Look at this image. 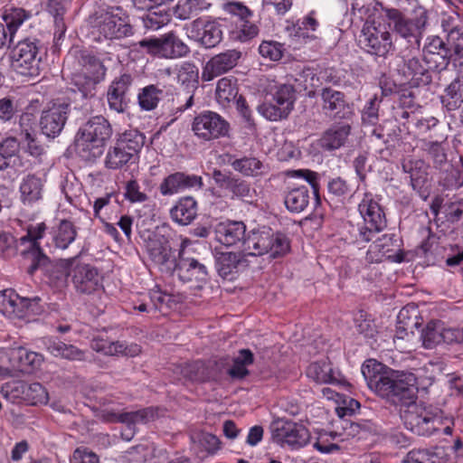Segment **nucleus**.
<instances>
[{"instance_id": "36", "label": "nucleus", "mask_w": 463, "mask_h": 463, "mask_svg": "<svg viewBox=\"0 0 463 463\" xmlns=\"http://www.w3.org/2000/svg\"><path fill=\"white\" fill-rule=\"evenodd\" d=\"M131 153L128 152L117 143L111 146L105 157V166L110 170L121 169L128 164H133L137 161Z\"/></svg>"}, {"instance_id": "11", "label": "nucleus", "mask_w": 463, "mask_h": 463, "mask_svg": "<svg viewBox=\"0 0 463 463\" xmlns=\"http://www.w3.org/2000/svg\"><path fill=\"white\" fill-rule=\"evenodd\" d=\"M192 130L198 138L211 141L229 136L230 124L217 112L205 110L194 117Z\"/></svg>"}, {"instance_id": "48", "label": "nucleus", "mask_w": 463, "mask_h": 463, "mask_svg": "<svg viewBox=\"0 0 463 463\" xmlns=\"http://www.w3.org/2000/svg\"><path fill=\"white\" fill-rule=\"evenodd\" d=\"M24 402L30 405H45L49 401V393L40 383H25Z\"/></svg>"}, {"instance_id": "61", "label": "nucleus", "mask_w": 463, "mask_h": 463, "mask_svg": "<svg viewBox=\"0 0 463 463\" xmlns=\"http://www.w3.org/2000/svg\"><path fill=\"white\" fill-rule=\"evenodd\" d=\"M327 190L329 194L344 200L351 194V186L342 177H335L331 179L327 184Z\"/></svg>"}, {"instance_id": "26", "label": "nucleus", "mask_w": 463, "mask_h": 463, "mask_svg": "<svg viewBox=\"0 0 463 463\" xmlns=\"http://www.w3.org/2000/svg\"><path fill=\"white\" fill-rule=\"evenodd\" d=\"M131 82L129 75L124 74L114 80L109 88L107 99L111 110L122 113L128 107L126 93Z\"/></svg>"}, {"instance_id": "25", "label": "nucleus", "mask_w": 463, "mask_h": 463, "mask_svg": "<svg viewBox=\"0 0 463 463\" xmlns=\"http://www.w3.org/2000/svg\"><path fill=\"white\" fill-rule=\"evenodd\" d=\"M246 226L242 222L226 221L218 223L215 227L216 240L227 247L236 245L243 241Z\"/></svg>"}, {"instance_id": "12", "label": "nucleus", "mask_w": 463, "mask_h": 463, "mask_svg": "<svg viewBox=\"0 0 463 463\" xmlns=\"http://www.w3.org/2000/svg\"><path fill=\"white\" fill-rule=\"evenodd\" d=\"M271 434L274 442L292 449L304 447L307 444L310 434L308 430L300 423L279 419L271 424Z\"/></svg>"}, {"instance_id": "1", "label": "nucleus", "mask_w": 463, "mask_h": 463, "mask_svg": "<svg viewBox=\"0 0 463 463\" xmlns=\"http://www.w3.org/2000/svg\"><path fill=\"white\" fill-rule=\"evenodd\" d=\"M361 371L368 387L395 406L417 398V381L412 373L395 371L374 359L366 360Z\"/></svg>"}, {"instance_id": "44", "label": "nucleus", "mask_w": 463, "mask_h": 463, "mask_svg": "<svg viewBox=\"0 0 463 463\" xmlns=\"http://www.w3.org/2000/svg\"><path fill=\"white\" fill-rule=\"evenodd\" d=\"M235 171L245 176H257L266 172V166L261 161L255 157H243L236 159L232 163Z\"/></svg>"}, {"instance_id": "8", "label": "nucleus", "mask_w": 463, "mask_h": 463, "mask_svg": "<svg viewBox=\"0 0 463 463\" xmlns=\"http://www.w3.org/2000/svg\"><path fill=\"white\" fill-rule=\"evenodd\" d=\"M137 45L146 53L163 59H179L190 52L188 45L173 32L143 39Z\"/></svg>"}, {"instance_id": "24", "label": "nucleus", "mask_w": 463, "mask_h": 463, "mask_svg": "<svg viewBox=\"0 0 463 463\" xmlns=\"http://www.w3.org/2000/svg\"><path fill=\"white\" fill-rule=\"evenodd\" d=\"M322 108L326 114L332 117L345 118L352 114L350 106L345 100V95L331 88H326L322 90Z\"/></svg>"}, {"instance_id": "21", "label": "nucleus", "mask_w": 463, "mask_h": 463, "mask_svg": "<svg viewBox=\"0 0 463 463\" xmlns=\"http://www.w3.org/2000/svg\"><path fill=\"white\" fill-rule=\"evenodd\" d=\"M241 52L236 50H228L211 58L203 66L202 79L210 81L214 78L226 73L236 66Z\"/></svg>"}, {"instance_id": "18", "label": "nucleus", "mask_w": 463, "mask_h": 463, "mask_svg": "<svg viewBox=\"0 0 463 463\" xmlns=\"http://www.w3.org/2000/svg\"><path fill=\"white\" fill-rule=\"evenodd\" d=\"M72 283L82 294H99L103 290L101 277L96 268L75 260L72 269Z\"/></svg>"}, {"instance_id": "59", "label": "nucleus", "mask_w": 463, "mask_h": 463, "mask_svg": "<svg viewBox=\"0 0 463 463\" xmlns=\"http://www.w3.org/2000/svg\"><path fill=\"white\" fill-rule=\"evenodd\" d=\"M260 54L270 61H279L283 55V46L278 42L264 41L259 47Z\"/></svg>"}, {"instance_id": "41", "label": "nucleus", "mask_w": 463, "mask_h": 463, "mask_svg": "<svg viewBox=\"0 0 463 463\" xmlns=\"http://www.w3.org/2000/svg\"><path fill=\"white\" fill-rule=\"evenodd\" d=\"M30 13L23 8H7L2 14L5 27L7 28L9 41H13L14 35L18 28L30 18Z\"/></svg>"}, {"instance_id": "43", "label": "nucleus", "mask_w": 463, "mask_h": 463, "mask_svg": "<svg viewBox=\"0 0 463 463\" xmlns=\"http://www.w3.org/2000/svg\"><path fill=\"white\" fill-rule=\"evenodd\" d=\"M80 57L83 73L88 75L89 80L93 83L102 80L106 75V68L103 63L99 59L89 54L82 53Z\"/></svg>"}, {"instance_id": "2", "label": "nucleus", "mask_w": 463, "mask_h": 463, "mask_svg": "<svg viewBox=\"0 0 463 463\" xmlns=\"http://www.w3.org/2000/svg\"><path fill=\"white\" fill-rule=\"evenodd\" d=\"M151 260L162 272L174 274L183 282L193 280L199 284L208 279V271L204 264L193 258L180 256L176 260L168 241L163 236L155 235L146 245Z\"/></svg>"}, {"instance_id": "6", "label": "nucleus", "mask_w": 463, "mask_h": 463, "mask_svg": "<svg viewBox=\"0 0 463 463\" xmlns=\"http://www.w3.org/2000/svg\"><path fill=\"white\" fill-rule=\"evenodd\" d=\"M243 252L250 256L269 254L271 258L283 256L289 250L287 237L273 233L270 229L262 228L251 231L242 241Z\"/></svg>"}, {"instance_id": "28", "label": "nucleus", "mask_w": 463, "mask_h": 463, "mask_svg": "<svg viewBox=\"0 0 463 463\" xmlns=\"http://www.w3.org/2000/svg\"><path fill=\"white\" fill-rule=\"evenodd\" d=\"M43 180L35 175H27L21 180L19 192L24 204L31 205L42 199Z\"/></svg>"}, {"instance_id": "42", "label": "nucleus", "mask_w": 463, "mask_h": 463, "mask_svg": "<svg viewBox=\"0 0 463 463\" xmlns=\"http://www.w3.org/2000/svg\"><path fill=\"white\" fill-rule=\"evenodd\" d=\"M47 349L55 357L69 360H83L84 354L72 345H67L60 340H49Z\"/></svg>"}, {"instance_id": "7", "label": "nucleus", "mask_w": 463, "mask_h": 463, "mask_svg": "<svg viewBox=\"0 0 463 463\" xmlns=\"http://www.w3.org/2000/svg\"><path fill=\"white\" fill-rule=\"evenodd\" d=\"M268 93L272 97V102L258 106V112L269 121L287 118L296 101L294 87L288 83H274L269 86Z\"/></svg>"}, {"instance_id": "16", "label": "nucleus", "mask_w": 463, "mask_h": 463, "mask_svg": "<svg viewBox=\"0 0 463 463\" xmlns=\"http://www.w3.org/2000/svg\"><path fill=\"white\" fill-rule=\"evenodd\" d=\"M157 416L156 410L146 408L137 411L122 412L118 410L106 408L101 411L100 418L107 422H122L127 425L129 433L125 434L128 439L133 436L135 428L138 424H146L153 421Z\"/></svg>"}, {"instance_id": "35", "label": "nucleus", "mask_w": 463, "mask_h": 463, "mask_svg": "<svg viewBox=\"0 0 463 463\" xmlns=\"http://www.w3.org/2000/svg\"><path fill=\"white\" fill-rule=\"evenodd\" d=\"M309 191L307 186L301 185L290 189L285 195L284 203L291 213L303 212L309 203Z\"/></svg>"}, {"instance_id": "52", "label": "nucleus", "mask_w": 463, "mask_h": 463, "mask_svg": "<svg viewBox=\"0 0 463 463\" xmlns=\"http://www.w3.org/2000/svg\"><path fill=\"white\" fill-rule=\"evenodd\" d=\"M25 383L23 381H13L3 384L0 392L3 397L12 402L19 403L24 402Z\"/></svg>"}, {"instance_id": "51", "label": "nucleus", "mask_w": 463, "mask_h": 463, "mask_svg": "<svg viewBox=\"0 0 463 463\" xmlns=\"http://www.w3.org/2000/svg\"><path fill=\"white\" fill-rule=\"evenodd\" d=\"M319 26V23L316 18V12L311 11L301 21L298 23L296 29V36L304 42L314 39V35L310 33L316 32Z\"/></svg>"}, {"instance_id": "15", "label": "nucleus", "mask_w": 463, "mask_h": 463, "mask_svg": "<svg viewBox=\"0 0 463 463\" xmlns=\"http://www.w3.org/2000/svg\"><path fill=\"white\" fill-rule=\"evenodd\" d=\"M70 104L61 100L49 103L42 112L40 127L43 135L48 137L58 136L68 118Z\"/></svg>"}, {"instance_id": "3", "label": "nucleus", "mask_w": 463, "mask_h": 463, "mask_svg": "<svg viewBox=\"0 0 463 463\" xmlns=\"http://www.w3.org/2000/svg\"><path fill=\"white\" fill-rule=\"evenodd\" d=\"M358 211L364 223L354 228L351 234L354 241L359 244L369 242L382 232L386 227V218L376 196L371 192L365 191L363 194Z\"/></svg>"}, {"instance_id": "30", "label": "nucleus", "mask_w": 463, "mask_h": 463, "mask_svg": "<svg viewBox=\"0 0 463 463\" xmlns=\"http://www.w3.org/2000/svg\"><path fill=\"white\" fill-rule=\"evenodd\" d=\"M351 128L347 124H339L327 129L319 139V146L326 150H335L343 146L348 136Z\"/></svg>"}, {"instance_id": "62", "label": "nucleus", "mask_w": 463, "mask_h": 463, "mask_svg": "<svg viewBox=\"0 0 463 463\" xmlns=\"http://www.w3.org/2000/svg\"><path fill=\"white\" fill-rule=\"evenodd\" d=\"M24 143L26 151L33 157L39 158L44 154V147L36 140L35 134L28 128L23 130Z\"/></svg>"}, {"instance_id": "33", "label": "nucleus", "mask_w": 463, "mask_h": 463, "mask_svg": "<svg viewBox=\"0 0 463 463\" xmlns=\"http://www.w3.org/2000/svg\"><path fill=\"white\" fill-rule=\"evenodd\" d=\"M52 234L56 248L65 250L75 241L77 229L71 222L61 220L52 229Z\"/></svg>"}, {"instance_id": "10", "label": "nucleus", "mask_w": 463, "mask_h": 463, "mask_svg": "<svg viewBox=\"0 0 463 463\" xmlns=\"http://www.w3.org/2000/svg\"><path fill=\"white\" fill-rule=\"evenodd\" d=\"M39 51L38 43L35 41L19 42L12 51V68L21 75L31 77L38 75L41 61Z\"/></svg>"}, {"instance_id": "20", "label": "nucleus", "mask_w": 463, "mask_h": 463, "mask_svg": "<svg viewBox=\"0 0 463 463\" xmlns=\"http://www.w3.org/2000/svg\"><path fill=\"white\" fill-rule=\"evenodd\" d=\"M399 251V244L395 236L393 234H383L370 245L366 259L370 262L376 263L384 260L402 262V255Z\"/></svg>"}, {"instance_id": "5", "label": "nucleus", "mask_w": 463, "mask_h": 463, "mask_svg": "<svg viewBox=\"0 0 463 463\" xmlns=\"http://www.w3.org/2000/svg\"><path fill=\"white\" fill-rule=\"evenodd\" d=\"M358 45L365 52L386 58L395 51L391 33L380 17L367 19L358 37Z\"/></svg>"}, {"instance_id": "64", "label": "nucleus", "mask_w": 463, "mask_h": 463, "mask_svg": "<svg viewBox=\"0 0 463 463\" xmlns=\"http://www.w3.org/2000/svg\"><path fill=\"white\" fill-rule=\"evenodd\" d=\"M70 463H99V457L88 448H77L70 458Z\"/></svg>"}, {"instance_id": "37", "label": "nucleus", "mask_w": 463, "mask_h": 463, "mask_svg": "<svg viewBox=\"0 0 463 463\" xmlns=\"http://www.w3.org/2000/svg\"><path fill=\"white\" fill-rule=\"evenodd\" d=\"M217 102L225 107L236 99L238 96L237 80L232 77H223L217 82L215 90Z\"/></svg>"}, {"instance_id": "39", "label": "nucleus", "mask_w": 463, "mask_h": 463, "mask_svg": "<svg viewBox=\"0 0 463 463\" xmlns=\"http://www.w3.org/2000/svg\"><path fill=\"white\" fill-rule=\"evenodd\" d=\"M116 143L137 159L145 144V136L137 129H129L122 133Z\"/></svg>"}, {"instance_id": "45", "label": "nucleus", "mask_w": 463, "mask_h": 463, "mask_svg": "<svg viewBox=\"0 0 463 463\" xmlns=\"http://www.w3.org/2000/svg\"><path fill=\"white\" fill-rule=\"evenodd\" d=\"M91 348L99 353H102L106 355H116L119 354H130L132 355L139 353L140 349L137 345L133 347V351L126 352V347L122 343L110 342L106 339L96 338L91 342Z\"/></svg>"}, {"instance_id": "53", "label": "nucleus", "mask_w": 463, "mask_h": 463, "mask_svg": "<svg viewBox=\"0 0 463 463\" xmlns=\"http://www.w3.org/2000/svg\"><path fill=\"white\" fill-rule=\"evenodd\" d=\"M253 362V355L248 349L240 351L239 355L234 359L232 367L229 369V374L233 378H243L248 374L247 366Z\"/></svg>"}, {"instance_id": "56", "label": "nucleus", "mask_w": 463, "mask_h": 463, "mask_svg": "<svg viewBox=\"0 0 463 463\" xmlns=\"http://www.w3.org/2000/svg\"><path fill=\"white\" fill-rule=\"evenodd\" d=\"M192 439L194 443H197L202 450L206 451L209 454H214L220 449L221 442L219 439L208 432H198L192 436Z\"/></svg>"}, {"instance_id": "50", "label": "nucleus", "mask_w": 463, "mask_h": 463, "mask_svg": "<svg viewBox=\"0 0 463 463\" xmlns=\"http://www.w3.org/2000/svg\"><path fill=\"white\" fill-rule=\"evenodd\" d=\"M161 95L162 90L155 85H148L143 88L138 93L137 99L139 106L144 110H152L157 106Z\"/></svg>"}, {"instance_id": "29", "label": "nucleus", "mask_w": 463, "mask_h": 463, "mask_svg": "<svg viewBox=\"0 0 463 463\" xmlns=\"http://www.w3.org/2000/svg\"><path fill=\"white\" fill-rule=\"evenodd\" d=\"M170 215L174 222L180 225L191 223L197 215V203L191 196H185L178 200L170 210Z\"/></svg>"}, {"instance_id": "27", "label": "nucleus", "mask_w": 463, "mask_h": 463, "mask_svg": "<svg viewBox=\"0 0 463 463\" xmlns=\"http://www.w3.org/2000/svg\"><path fill=\"white\" fill-rule=\"evenodd\" d=\"M307 376L317 383H340L339 373L327 359L314 362L307 368Z\"/></svg>"}, {"instance_id": "4", "label": "nucleus", "mask_w": 463, "mask_h": 463, "mask_svg": "<svg viewBox=\"0 0 463 463\" xmlns=\"http://www.w3.org/2000/svg\"><path fill=\"white\" fill-rule=\"evenodd\" d=\"M411 399L400 406V415L406 429L420 436H430L441 425L439 411Z\"/></svg>"}, {"instance_id": "46", "label": "nucleus", "mask_w": 463, "mask_h": 463, "mask_svg": "<svg viewBox=\"0 0 463 463\" xmlns=\"http://www.w3.org/2000/svg\"><path fill=\"white\" fill-rule=\"evenodd\" d=\"M76 259L62 260L52 266L50 273V280L57 288L63 287L67 282L69 275L72 277V269Z\"/></svg>"}, {"instance_id": "34", "label": "nucleus", "mask_w": 463, "mask_h": 463, "mask_svg": "<svg viewBox=\"0 0 463 463\" xmlns=\"http://www.w3.org/2000/svg\"><path fill=\"white\" fill-rule=\"evenodd\" d=\"M231 11L241 17L238 34L240 41L246 42L258 34V27L254 24L245 20V18L251 14V12L248 7L241 4L236 3L231 5Z\"/></svg>"}, {"instance_id": "14", "label": "nucleus", "mask_w": 463, "mask_h": 463, "mask_svg": "<svg viewBox=\"0 0 463 463\" xmlns=\"http://www.w3.org/2000/svg\"><path fill=\"white\" fill-rule=\"evenodd\" d=\"M386 17L389 25L401 37L411 42H419L427 24V16L424 13L409 17L397 9H387Z\"/></svg>"}, {"instance_id": "55", "label": "nucleus", "mask_w": 463, "mask_h": 463, "mask_svg": "<svg viewBox=\"0 0 463 463\" xmlns=\"http://www.w3.org/2000/svg\"><path fill=\"white\" fill-rule=\"evenodd\" d=\"M442 103L449 110L458 109L463 103V98L460 93V84L458 80L452 81L445 90L442 96Z\"/></svg>"}, {"instance_id": "32", "label": "nucleus", "mask_w": 463, "mask_h": 463, "mask_svg": "<svg viewBox=\"0 0 463 463\" xmlns=\"http://www.w3.org/2000/svg\"><path fill=\"white\" fill-rule=\"evenodd\" d=\"M402 71L411 86L427 85L431 81L429 71L418 58L409 59L405 62Z\"/></svg>"}, {"instance_id": "47", "label": "nucleus", "mask_w": 463, "mask_h": 463, "mask_svg": "<svg viewBox=\"0 0 463 463\" xmlns=\"http://www.w3.org/2000/svg\"><path fill=\"white\" fill-rule=\"evenodd\" d=\"M142 20L146 29L156 31L170 22L171 14L168 9L160 6L148 11Z\"/></svg>"}, {"instance_id": "23", "label": "nucleus", "mask_w": 463, "mask_h": 463, "mask_svg": "<svg viewBox=\"0 0 463 463\" xmlns=\"http://www.w3.org/2000/svg\"><path fill=\"white\" fill-rule=\"evenodd\" d=\"M98 30L106 39H117L132 33V28L127 17L117 13L107 14L99 23Z\"/></svg>"}, {"instance_id": "54", "label": "nucleus", "mask_w": 463, "mask_h": 463, "mask_svg": "<svg viewBox=\"0 0 463 463\" xmlns=\"http://www.w3.org/2000/svg\"><path fill=\"white\" fill-rule=\"evenodd\" d=\"M424 52L428 54H436L439 56L447 64L451 57V48L447 46L442 39L439 36L428 37L424 47Z\"/></svg>"}, {"instance_id": "57", "label": "nucleus", "mask_w": 463, "mask_h": 463, "mask_svg": "<svg viewBox=\"0 0 463 463\" xmlns=\"http://www.w3.org/2000/svg\"><path fill=\"white\" fill-rule=\"evenodd\" d=\"M198 80V70L196 66L188 61L182 62L177 69V81L182 85H194Z\"/></svg>"}, {"instance_id": "9", "label": "nucleus", "mask_w": 463, "mask_h": 463, "mask_svg": "<svg viewBox=\"0 0 463 463\" xmlns=\"http://www.w3.org/2000/svg\"><path fill=\"white\" fill-rule=\"evenodd\" d=\"M112 128L109 122L102 116L90 118L78 131L76 146L83 150L99 148L104 146L110 138Z\"/></svg>"}, {"instance_id": "31", "label": "nucleus", "mask_w": 463, "mask_h": 463, "mask_svg": "<svg viewBox=\"0 0 463 463\" xmlns=\"http://www.w3.org/2000/svg\"><path fill=\"white\" fill-rule=\"evenodd\" d=\"M45 230H46L45 224L43 222H41V223L36 224L35 226H31L28 229L26 236H24L21 238V241L23 242H24V241L32 242L33 253L36 257V260L33 261V263L28 269V272L30 274H33L39 268L40 265L43 264L47 260L46 256L41 252V250H40V247L38 244V240L43 238V236L45 232Z\"/></svg>"}, {"instance_id": "22", "label": "nucleus", "mask_w": 463, "mask_h": 463, "mask_svg": "<svg viewBox=\"0 0 463 463\" xmlns=\"http://www.w3.org/2000/svg\"><path fill=\"white\" fill-rule=\"evenodd\" d=\"M202 185L201 176L176 172L163 180L159 190L163 195H173L188 188H201Z\"/></svg>"}, {"instance_id": "63", "label": "nucleus", "mask_w": 463, "mask_h": 463, "mask_svg": "<svg viewBox=\"0 0 463 463\" xmlns=\"http://www.w3.org/2000/svg\"><path fill=\"white\" fill-rule=\"evenodd\" d=\"M447 34V46L451 48V57L453 54L463 55V26Z\"/></svg>"}, {"instance_id": "40", "label": "nucleus", "mask_w": 463, "mask_h": 463, "mask_svg": "<svg viewBox=\"0 0 463 463\" xmlns=\"http://www.w3.org/2000/svg\"><path fill=\"white\" fill-rule=\"evenodd\" d=\"M243 264L240 254L235 252H222L217 257L216 266L219 274L224 279H232L240 266Z\"/></svg>"}, {"instance_id": "60", "label": "nucleus", "mask_w": 463, "mask_h": 463, "mask_svg": "<svg viewBox=\"0 0 463 463\" xmlns=\"http://www.w3.org/2000/svg\"><path fill=\"white\" fill-rule=\"evenodd\" d=\"M229 190L232 193L233 196L247 202L252 200L256 194V191L247 182L241 180L230 182Z\"/></svg>"}, {"instance_id": "13", "label": "nucleus", "mask_w": 463, "mask_h": 463, "mask_svg": "<svg viewBox=\"0 0 463 463\" xmlns=\"http://www.w3.org/2000/svg\"><path fill=\"white\" fill-rule=\"evenodd\" d=\"M40 312L36 299L21 298L14 290L0 291V313L11 319H30Z\"/></svg>"}, {"instance_id": "38", "label": "nucleus", "mask_w": 463, "mask_h": 463, "mask_svg": "<svg viewBox=\"0 0 463 463\" xmlns=\"http://www.w3.org/2000/svg\"><path fill=\"white\" fill-rule=\"evenodd\" d=\"M19 146L14 137H6L0 141V170L17 165Z\"/></svg>"}, {"instance_id": "19", "label": "nucleus", "mask_w": 463, "mask_h": 463, "mask_svg": "<svg viewBox=\"0 0 463 463\" xmlns=\"http://www.w3.org/2000/svg\"><path fill=\"white\" fill-rule=\"evenodd\" d=\"M187 35L205 48H212L222 41V31L217 22L201 18L191 24Z\"/></svg>"}, {"instance_id": "58", "label": "nucleus", "mask_w": 463, "mask_h": 463, "mask_svg": "<svg viewBox=\"0 0 463 463\" xmlns=\"http://www.w3.org/2000/svg\"><path fill=\"white\" fill-rule=\"evenodd\" d=\"M403 463H441L440 457L430 449H413L410 451Z\"/></svg>"}, {"instance_id": "17", "label": "nucleus", "mask_w": 463, "mask_h": 463, "mask_svg": "<svg viewBox=\"0 0 463 463\" xmlns=\"http://www.w3.org/2000/svg\"><path fill=\"white\" fill-rule=\"evenodd\" d=\"M420 337L426 349H432L442 342L463 344V328H446L439 321H430L422 330Z\"/></svg>"}, {"instance_id": "49", "label": "nucleus", "mask_w": 463, "mask_h": 463, "mask_svg": "<svg viewBox=\"0 0 463 463\" xmlns=\"http://www.w3.org/2000/svg\"><path fill=\"white\" fill-rule=\"evenodd\" d=\"M205 8L206 4L203 0H179L175 14L180 20H186Z\"/></svg>"}]
</instances>
